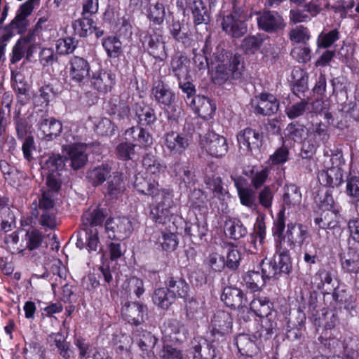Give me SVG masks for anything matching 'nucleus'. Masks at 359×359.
I'll list each match as a JSON object with an SVG mask.
<instances>
[{
	"label": "nucleus",
	"mask_w": 359,
	"mask_h": 359,
	"mask_svg": "<svg viewBox=\"0 0 359 359\" xmlns=\"http://www.w3.org/2000/svg\"><path fill=\"white\" fill-rule=\"evenodd\" d=\"M210 59L212 62L221 63L216 69V79L219 84L231 80L245 84L250 80V76L245 68L242 55H233L232 53L217 47Z\"/></svg>",
	"instance_id": "nucleus-1"
},
{
	"label": "nucleus",
	"mask_w": 359,
	"mask_h": 359,
	"mask_svg": "<svg viewBox=\"0 0 359 359\" xmlns=\"http://www.w3.org/2000/svg\"><path fill=\"white\" fill-rule=\"evenodd\" d=\"M285 220V208L283 207L279 210L273 222L271 233L274 243L290 250L296 246L302 247L309 238L308 226L297 222H289L286 224Z\"/></svg>",
	"instance_id": "nucleus-2"
},
{
	"label": "nucleus",
	"mask_w": 359,
	"mask_h": 359,
	"mask_svg": "<svg viewBox=\"0 0 359 359\" xmlns=\"http://www.w3.org/2000/svg\"><path fill=\"white\" fill-rule=\"evenodd\" d=\"M139 39L144 52L150 56L161 62L167 58L165 46L163 41L161 31L159 29L149 28L146 31H142L140 34Z\"/></svg>",
	"instance_id": "nucleus-3"
},
{
	"label": "nucleus",
	"mask_w": 359,
	"mask_h": 359,
	"mask_svg": "<svg viewBox=\"0 0 359 359\" xmlns=\"http://www.w3.org/2000/svg\"><path fill=\"white\" fill-rule=\"evenodd\" d=\"M32 116L35 118L36 126L43 140L51 142L60 136L62 123L55 117L49 116L48 109L36 110Z\"/></svg>",
	"instance_id": "nucleus-4"
},
{
	"label": "nucleus",
	"mask_w": 359,
	"mask_h": 359,
	"mask_svg": "<svg viewBox=\"0 0 359 359\" xmlns=\"http://www.w3.org/2000/svg\"><path fill=\"white\" fill-rule=\"evenodd\" d=\"M222 30L234 39H239L248 32V25L242 8L233 4L232 11L222 18L221 23Z\"/></svg>",
	"instance_id": "nucleus-5"
},
{
	"label": "nucleus",
	"mask_w": 359,
	"mask_h": 359,
	"mask_svg": "<svg viewBox=\"0 0 359 359\" xmlns=\"http://www.w3.org/2000/svg\"><path fill=\"white\" fill-rule=\"evenodd\" d=\"M151 96L159 106L168 109L173 108V114L169 115L168 118L177 121L180 111L177 114V109L172 107L176 100V95L168 84L161 79L154 81L151 86Z\"/></svg>",
	"instance_id": "nucleus-6"
},
{
	"label": "nucleus",
	"mask_w": 359,
	"mask_h": 359,
	"mask_svg": "<svg viewBox=\"0 0 359 359\" xmlns=\"http://www.w3.org/2000/svg\"><path fill=\"white\" fill-rule=\"evenodd\" d=\"M257 24L259 30L269 34H279L287 26L283 17L278 12L270 10L257 13Z\"/></svg>",
	"instance_id": "nucleus-7"
},
{
	"label": "nucleus",
	"mask_w": 359,
	"mask_h": 359,
	"mask_svg": "<svg viewBox=\"0 0 359 359\" xmlns=\"http://www.w3.org/2000/svg\"><path fill=\"white\" fill-rule=\"evenodd\" d=\"M211 336L212 342H222L231 333L233 318L230 313L222 310L217 311L211 320Z\"/></svg>",
	"instance_id": "nucleus-8"
},
{
	"label": "nucleus",
	"mask_w": 359,
	"mask_h": 359,
	"mask_svg": "<svg viewBox=\"0 0 359 359\" xmlns=\"http://www.w3.org/2000/svg\"><path fill=\"white\" fill-rule=\"evenodd\" d=\"M173 225L176 227V229H183L184 236L189 237L192 243H195L203 240L206 236L209 231L208 222L205 220L199 221L196 217L194 222L185 220L182 216L176 215L172 222Z\"/></svg>",
	"instance_id": "nucleus-9"
},
{
	"label": "nucleus",
	"mask_w": 359,
	"mask_h": 359,
	"mask_svg": "<svg viewBox=\"0 0 359 359\" xmlns=\"http://www.w3.org/2000/svg\"><path fill=\"white\" fill-rule=\"evenodd\" d=\"M201 145L208 155L215 158L224 156L229 150L226 138L214 131H208L204 135Z\"/></svg>",
	"instance_id": "nucleus-10"
},
{
	"label": "nucleus",
	"mask_w": 359,
	"mask_h": 359,
	"mask_svg": "<svg viewBox=\"0 0 359 359\" xmlns=\"http://www.w3.org/2000/svg\"><path fill=\"white\" fill-rule=\"evenodd\" d=\"M105 229L109 239L123 241L130 236L133 226L127 217H109L106 221Z\"/></svg>",
	"instance_id": "nucleus-11"
},
{
	"label": "nucleus",
	"mask_w": 359,
	"mask_h": 359,
	"mask_svg": "<svg viewBox=\"0 0 359 359\" xmlns=\"http://www.w3.org/2000/svg\"><path fill=\"white\" fill-rule=\"evenodd\" d=\"M147 304L137 301H127L121 309L123 319L128 323L138 327L148 319Z\"/></svg>",
	"instance_id": "nucleus-12"
},
{
	"label": "nucleus",
	"mask_w": 359,
	"mask_h": 359,
	"mask_svg": "<svg viewBox=\"0 0 359 359\" xmlns=\"http://www.w3.org/2000/svg\"><path fill=\"white\" fill-rule=\"evenodd\" d=\"M163 146L170 155L180 156L185 153L190 144L188 135L177 131H169L163 137Z\"/></svg>",
	"instance_id": "nucleus-13"
},
{
	"label": "nucleus",
	"mask_w": 359,
	"mask_h": 359,
	"mask_svg": "<svg viewBox=\"0 0 359 359\" xmlns=\"http://www.w3.org/2000/svg\"><path fill=\"white\" fill-rule=\"evenodd\" d=\"M67 69L69 77L72 82L81 84L90 76V62L85 57L72 55L70 57Z\"/></svg>",
	"instance_id": "nucleus-14"
},
{
	"label": "nucleus",
	"mask_w": 359,
	"mask_h": 359,
	"mask_svg": "<svg viewBox=\"0 0 359 359\" xmlns=\"http://www.w3.org/2000/svg\"><path fill=\"white\" fill-rule=\"evenodd\" d=\"M162 333L167 340L174 344H181L187 341L189 330L187 326L177 319H169L163 323Z\"/></svg>",
	"instance_id": "nucleus-15"
},
{
	"label": "nucleus",
	"mask_w": 359,
	"mask_h": 359,
	"mask_svg": "<svg viewBox=\"0 0 359 359\" xmlns=\"http://www.w3.org/2000/svg\"><path fill=\"white\" fill-rule=\"evenodd\" d=\"M133 111L137 126L149 127L150 129L156 126L158 116L152 104H147L144 101L135 102L133 104Z\"/></svg>",
	"instance_id": "nucleus-16"
},
{
	"label": "nucleus",
	"mask_w": 359,
	"mask_h": 359,
	"mask_svg": "<svg viewBox=\"0 0 359 359\" xmlns=\"http://www.w3.org/2000/svg\"><path fill=\"white\" fill-rule=\"evenodd\" d=\"M76 245L80 250L86 248L89 253L96 254L102 251L97 229L83 228L76 233Z\"/></svg>",
	"instance_id": "nucleus-17"
},
{
	"label": "nucleus",
	"mask_w": 359,
	"mask_h": 359,
	"mask_svg": "<svg viewBox=\"0 0 359 359\" xmlns=\"http://www.w3.org/2000/svg\"><path fill=\"white\" fill-rule=\"evenodd\" d=\"M86 147L81 143H72L63 144L62 151L65 157L71 161L70 165L74 170L83 168L88 162V155L86 153Z\"/></svg>",
	"instance_id": "nucleus-18"
},
{
	"label": "nucleus",
	"mask_w": 359,
	"mask_h": 359,
	"mask_svg": "<svg viewBox=\"0 0 359 359\" xmlns=\"http://www.w3.org/2000/svg\"><path fill=\"white\" fill-rule=\"evenodd\" d=\"M92 88L102 94L111 92L116 85V75L110 69H100L90 77Z\"/></svg>",
	"instance_id": "nucleus-19"
},
{
	"label": "nucleus",
	"mask_w": 359,
	"mask_h": 359,
	"mask_svg": "<svg viewBox=\"0 0 359 359\" xmlns=\"http://www.w3.org/2000/svg\"><path fill=\"white\" fill-rule=\"evenodd\" d=\"M339 210H322L315 217L313 222L319 229L323 230L329 229L332 231L334 234L338 233L341 235L343 232V229L339 221Z\"/></svg>",
	"instance_id": "nucleus-20"
},
{
	"label": "nucleus",
	"mask_w": 359,
	"mask_h": 359,
	"mask_svg": "<svg viewBox=\"0 0 359 359\" xmlns=\"http://www.w3.org/2000/svg\"><path fill=\"white\" fill-rule=\"evenodd\" d=\"M341 271L350 276L359 274V250L355 246H348L346 250L339 254Z\"/></svg>",
	"instance_id": "nucleus-21"
},
{
	"label": "nucleus",
	"mask_w": 359,
	"mask_h": 359,
	"mask_svg": "<svg viewBox=\"0 0 359 359\" xmlns=\"http://www.w3.org/2000/svg\"><path fill=\"white\" fill-rule=\"evenodd\" d=\"M237 141L241 149L246 153H252L259 149L262 144V135L252 128H246L237 135Z\"/></svg>",
	"instance_id": "nucleus-22"
},
{
	"label": "nucleus",
	"mask_w": 359,
	"mask_h": 359,
	"mask_svg": "<svg viewBox=\"0 0 359 359\" xmlns=\"http://www.w3.org/2000/svg\"><path fill=\"white\" fill-rule=\"evenodd\" d=\"M170 65V72L177 81L191 79L190 60L184 53L175 52L171 57Z\"/></svg>",
	"instance_id": "nucleus-23"
},
{
	"label": "nucleus",
	"mask_w": 359,
	"mask_h": 359,
	"mask_svg": "<svg viewBox=\"0 0 359 359\" xmlns=\"http://www.w3.org/2000/svg\"><path fill=\"white\" fill-rule=\"evenodd\" d=\"M255 99L257 104L254 107V112L257 115L271 116L279 109V100L271 93H261Z\"/></svg>",
	"instance_id": "nucleus-24"
},
{
	"label": "nucleus",
	"mask_w": 359,
	"mask_h": 359,
	"mask_svg": "<svg viewBox=\"0 0 359 359\" xmlns=\"http://www.w3.org/2000/svg\"><path fill=\"white\" fill-rule=\"evenodd\" d=\"M189 106L194 114L206 121L213 117L217 109L216 104L213 100L201 95H198L191 100Z\"/></svg>",
	"instance_id": "nucleus-25"
},
{
	"label": "nucleus",
	"mask_w": 359,
	"mask_h": 359,
	"mask_svg": "<svg viewBox=\"0 0 359 359\" xmlns=\"http://www.w3.org/2000/svg\"><path fill=\"white\" fill-rule=\"evenodd\" d=\"M221 300L227 307L233 309L248 304L246 294L241 289L231 286L224 288Z\"/></svg>",
	"instance_id": "nucleus-26"
},
{
	"label": "nucleus",
	"mask_w": 359,
	"mask_h": 359,
	"mask_svg": "<svg viewBox=\"0 0 359 359\" xmlns=\"http://www.w3.org/2000/svg\"><path fill=\"white\" fill-rule=\"evenodd\" d=\"M234 344L242 355L252 358L260 351L257 344V337L254 334H239L235 338Z\"/></svg>",
	"instance_id": "nucleus-27"
},
{
	"label": "nucleus",
	"mask_w": 359,
	"mask_h": 359,
	"mask_svg": "<svg viewBox=\"0 0 359 359\" xmlns=\"http://www.w3.org/2000/svg\"><path fill=\"white\" fill-rule=\"evenodd\" d=\"M164 284L175 299H187L189 297V285L182 276L170 274L165 280Z\"/></svg>",
	"instance_id": "nucleus-28"
},
{
	"label": "nucleus",
	"mask_w": 359,
	"mask_h": 359,
	"mask_svg": "<svg viewBox=\"0 0 359 359\" xmlns=\"http://www.w3.org/2000/svg\"><path fill=\"white\" fill-rule=\"evenodd\" d=\"M212 343L205 338H194L191 347L193 359H214L216 353Z\"/></svg>",
	"instance_id": "nucleus-29"
},
{
	"label": "nucleus",
	"mask_w": 359,
	"mask_h": 359,
	"mask_svg": "<svg viewBox=\"0 0 359 359\" xmlns=\"http://www.w3.org/2000/svg\"><path fill=\"white\" fill-rule=\"evenodd\" d=\"M149 127L141 126H132L125 131V135L128 136L133 143L142 148L150 147L153 144V137L148 131Z\"/></svg>",
	"instance_id": "nucleus-30"
},
{
	"label": "nucleus",
	"mask_w": 359,
	"mask_h": 359,
	"mask_svg": "<svg viewBox=\"0 0 359 359\" xmlns=\"http://www.w3.org/2000/svg\"><path fill=\"white\" fill-rule=\"evenodd\" d=\"M173 172L180 184H184L186 188L194 186L196 182L194 166L189 163H176L174 164Z\"/></svg>",
	"instance_id": "nucleus-31"
},
{
	"label": "nucleus",
	"mask_w": 359,
	"mask_h": 359,
	"mask_svg": "<svg viewBox=\"0 0 359 359\" xmlns=\"http://www.w3.org/2000/svg\"><path fill=\"white\" fill-rule=\"evenodd\" d=\"M253 313L259 318L271 316L274 310L273 302L266 296L255 294L249 304Z\"/></svg>",
	"instance_id": "nucleus-32"
},
{
	"label": "nucleus",
	"mask_w": 359,
	"mask_h": 359,
	"mask_svg": "<svg viewBox=\"0 0 359 359\" xmlns=\"http://www.w3.org/2000/svg\"><path fill=\"white\" fill-rule=\"evenodd\" d=\"M320 184L323 186L334 188L344 182V170L342 168L330 167L327 170H322L318 175Z\"/></svg>",
	"instance_id": "nucleus-33"
},
{
	"label": "nucleus",
	"mask_w": 359,
	"mask_h": 359,
	"mask_svg": "<svg viewBox=\"0 0 359 359\" xmlns=\"http://www.w3.org/2000/svg\"><path fill=\"white\" fill-rule=\"evenodd\" d=\"M276 253L278 255L276 260L277 269L278 273L281 275H290L292 271V259L288 248H286L278 243H274Z\"/></svg>",
	"instance_id": "nucleus-34"
},
{
	"label": "nucleus",
	"mask_w": 359,
	"mask_h": 359,
	"mask_svg": "<svg viewBox=\"0 0 359 359\" xmlns=\"http://www.w3.org/2000/svg\"><path fill=\"white\" fill-rule=\"evenodd\" d=\"M187 13L191 14L195 26L202 24L208 25L210 22V12L203 0H194L191 7Z\"/></svg>",
	"instance_id": "nucleus-35"
},
{
	"label": "nucleus",
	"mask_w": 359,
	"mask_h": 359,
	"mask_svg": "<svg viewBox=\"0 0 359 359\" xmlns=\"http://www.w3.org/2000/svg\"><path fill=\"white\" fill-rule=\"evenodd\" d=\"M108 113L118 121H130L131 109L123 99H111L109 101Z\"/></svg>",
	"instance_id": "nucleus-36"
},
{
	"label": "nucleus",
	"mask_w": 359,
	"mask_h": 359,
	"mask_svg": "<svg viewBox=\"0 0 359 359\" xmlns=\"http://www.w3.org/2000/svg\"><path fill=\"white\" fill-rule=\"evenodd\" d=\"M269 37L264 33L248 35L241 41V48L246 55H255Z\"/></svg>",
	"instance_id": "nucleus-37"
},
{
	"label": "nucleus",
	"mask_w": 359,
	"mask_h": 359,
	"mask_svg": "<svg viewBox=\"0 0 359 359\" xmlns=\"http://www.w3.org/2000/svg\"><path fill=\"white\" fill-rule=\"evenodd\" d=\"M29 25L28 19L16 14L11 22L5 25L4 34L1 35L4 40L8 39L10 41L15 36V30H16L18 34L22 35L27 32Z\"/></svg>",
	"instance_id": "nucleus-38"
},
{
	"label": "nucleus",
	"mask_w": 359,
	"mask_h": 359,
	"mask_svg": "<svg viewBox=\"0 0 359 359\" xmlns=\"http://www.w3.org/2000/svg\"><path fill=\"white\" fill-rule=\"evenodd\" d=\"M333 281L332 271L325 268H320L311 278V286L313 289L320 291L323 294H329L325 285H330Z\"/></svg>",
	"instance_id": "nucleus-39"
},
{
	"label": "nucleus",
	"mask_w": 359,
	"mask_h": 359,
	"mask_svg": "<svg viewBox=\"0 0 359 359\" xmlns=\"http://www.w3.org/2000/svg\"><path fill=\"white\" fill-rule=\"evenodd\" d=\"M134 188L140 194L147 196H154L157 187H159L158 182L154 179L147 178L143 175L138 173L135 175L133 183Z\"/></svg>",
	"instance_id": "nucleus-40"
},
{
	"label": "nucleus",
	"mask_w": 359,
	"mask_h": 359,
	"mask_svg": "<svg viewBox=\"0 0 359 359\" xmlns=\"http://www.w3.org/2000/svg\"><path fill=\"white\" fill-rule=\"evenodd\" d=\"M111 168L108 163H102L87 172L86 177L94 187L102 184L110 176Z\"/></svg>",
	"instance_id": "nucleus-41"
},
{
	"label": "nucleus",
	"mask_w": 359,
	"mask_h": 359,
	"mask_svg": "<svg viewBox=\"0 0 359 359\" xmlns=\"http://www.w3.org/2000/svg\"><path fill=\"white\" fill-rule=\"evenodd\" d=\"M126 189L123 174L116 171L107 181V194L111 199H117Z\"/></svg>",
	"instance_id": "nucleus-42"
},
{
	"label": "nucleus",
	"mask_w": 359,
	"mask_h": 359,
	"mask_svg": "<svg viewBox=\"0 0 359 359\" xmlns=\"http://www.w3.org/2000/svg\"><path fill=\"white\" fill-rule=\"evenodd\" d=\"M292 77L293 79V84L292 87V93L301 97V95L304 96V93L308 90V73L302 69H294L292 72Z\"/></svg>",
	"instance_id": "nucleus-43"
},
{
	"label": "nucleus",
	"mask_w": 359,
	"mask_h": 359,
	"mask_svg": "<svg viewBox=\"0 0 359 359\" xmlns=\"http://www.w3.org/2000/svg\"><path fill=\"white\" fill-rule=\"evenodd\" d=\"M332 297L335 304L339 308L343 307L348 311L353 308L354 298L346 288L345 285H338L334 287L332 293Z\"/></svg>",
	"instance_id": "nucleus-44"
},
{
	"label": "nucleus",
	"mask_w": 359,
	"mask_h": 359,
	"mask_svg": "<svg viewBox=\"0 0 359 359\" xmlns=\"http://www.w3.org/2000/svg\"><path fill=\"white\" fill-rule=\"evenodd\" d=\"M13 121L18 140H22L31 134L32 124L29 123V117L22 114V111L13 112Z\"/></svg>",
	"instance_id": "nucleus-45"
},
{
	"label": "nucleus",
	"mask_w": 359,
	"mask_h": 359,
	"mask_svg": "<svg viewBox=\"0 0 359 359\" xmlns=\"http://www.w3.org/2000/svg\"><path fill=\"white\" fill-rule=\"evenodd\" d=\"M313 320L316 326L323 327L325 330H330L338 324L339 318L334 310L325 308Z\"/></svg>",
	"instance_id": "nucleus-46"
},
{
	"label": "nucleus",
	"mask_w": 359,
	"mask_h": 359,
	"mask_svg": "<svg viewBox=\"0 0 359 359\" xmlns=\"http://www.w3.org/2000/svg\"><path fill=\"white\" fill-rule=\"evenodd\" d=\"M266 236V227L264 219L257 218L254 226V232L250 233L248 238V243L255 251L258 250L257 241L259 245L264 243Z\"/></svg>",
	"instance_id": "nucleus-47"
},
{
	"label": "nucleus",
	"mask_w": 359,
	"mask_h": 359,
	"mask_svg": "<svg viewBox=\"0 0 359 359\" xmlns=\"http://www.w3.org/2000/svg\"><path fill=\"white\" fill-rule=\"evenodd\" d=\"M133 335L136 343L144 353L146 352L147 354L152 353L151 349L156 345L158 339L151 332L137 329L133 332Z\"/></svg>",
	"instance_id": "nucleus-48"
},
{
	"label": "nucleus",
	"mask_w": 359,
	"mask_h": 359,
	"mask_svg": "<svg viewBox=\"0 0 359 359\" xmlns=\"http://www.w3.org/2000/svg\"><path fill=\"white\" fill-rule=\"evenodd\" d=\"M102 45L109 58H118L123 54L122 42L116 36L111 35L104 37Z\"/></svg>",
	"instance_id": "nucleus-49"
},
{
	"label": "nucleus",
	"mask_w": 359,
	"mask_h": 359,
	"mask_svg": "<svg viewBox=\"0 0 359 359\" xmlns=\"http://www.w3.org/2000/svg\"><path fill=\"white\" fill-rule=\"evenodd\" d=\"M188 203L190 208L199 213H205L208 210L207 195L200 189H194L189 194Z\"/></svg>",
	"instance_id": "nucleus-50"
},
{
	"label": "nucleus",
	"mask_w": 359,
	"mask_h": 359,
	"mask_svg": "<svg viewBox=\"0 0 359 359\" xmlns=\"http://www.w3.org/2000/svg\"><path fill=\"white\" fill-rule=\"evenodd\" d=\"M283 191V201L284 206L290 208L300 204L302 196L299 187L294 184H285Z\"/></svg>",
	"instance_id": "nucleus-51"
},
{
	"label": "nucleus",
	"mask_w": 359,
	"mask_h": 359,
	"mask_svg": "<svg viewBox=\"0 0 359 359\" xmlns=\"http://www.w3.org/2000/svg\"><path fill=\"white\" fill-rule=\"evenodd\" d=\"M245 287L251 292H255L262 290L266 282L259 270H250L243 276Z\"/></svg>",
	"instance_id": "nucleus-52"
},
{
	"label": "nucleus",
	"mask_w": 359,
	"mask_h": 359,
	"mask_svg": "<svg viewBox=\"0 0 359 359\" xmlns=\"http://www.w3.org/2000/svg\"><path fill=\"white\" fill-rule=\"evenodd\" d=\"M306 317L305 313L299 308L294 313H291L290 309L285 306L284 320L285 327L289 328L300 327L306 329L305 323Z\"/></svg>",
	"instance_id": "nucleus-53"
},
{
	"label": "nucleus",
	"mask_w": 359,
	"mask_h": 359,
	"mask_svg": "<svg viewBox=\"0 0 359 359\" xmlns=\"http://www.w3.org/2000/svg\"><path fill=\"white\" fill-rule=\"evenodd\" d=\"M48 338L53 341L59 355L64 359H70L72 351L70 349V344L66 340V337L62 332L51 333L48 335Z\"/></svg>",
	"instance_id": "nucleus-54"
},
{
	"label": "nucleus",
	"mask_w": 359,
	"mask_h": 359,
	"mask_svg": "<svg viewBox=\"0 0 359 359\" xmlns=\"http://www.w3.org/2000/svg\"><path fill=\"white\" fill-rule=\"evenodd\" d=\"M151 297L154 304L164 310H168L176 299L165 287L156 289Z\"/></svg>",
	"instance_id": "nucleus-55"
},
{
	"label": "nucleus",
	"mask_w": 359,
	"mask_h": 359,
	"mask_svg": "<svg viewBox=\"0 0 359 359\" xmlns=\"http://www.w3.org/2000/svg\"><path fill=\"white\" fill-rule=\"evenodd\" d=\"M95 22L92 17L81 14V18L72 22L74 33L81 38H86L93 33Z\"/></svg>",
	"instance_id": "nucleus-56"
},
{
	"label": "nucleus",
	"mask_w": 359,
	"mask_h": 359,
	"mask_svg": "<svg viewBox=\"0 0 359 359\" xmlns=\"http://www.w3.org/2000/svg\"><path fill=\"white\" fill-rule=\"evenodd\" d=\"M259 269L261 270V273L266 282L277 280L281 276L277 269L276 257L267 261L266 259L262 260Z\"/></svg>",
	"instance_id": "nucleus-57"
},
{
	"label": "nucleus",
	"mask_w": 359,
	"mask_h": 359,
	"mask_svg": "<svg viewBox=\"0 0 359 359\" xmlns=\"http://www.w3.org/2000/svg\"><path fill=\"white\" fill-rule=\"evenodd\" d=\"M287 137L295 142L302 143L308 135L306 126L299 121H292L286 128Z\"/></svg>",
	"instance_id": "nucleus-58"
},
{
	"label": "nucleus",
	"mask_w": 359,
	"mask_h": 359,
	"mask_svg": "<svg viewBox=\"0 0 359 359\" xmlns=\"http://www.w3.org/2000/svg\"><path fill=\"white\" fill-rule=\"evenodd\" d=\"M154 195L151 198L155 201L156 205L171 208L175 205L174 190L170 186L161 189L157 187Z\"/></svg>",
	"instance_id": "nucleus-59"
},
{
	"label": "nucleus",
	"mask_w": 359,
	"mask_h": 359,
	"mask_svg": "<svg viewBox=\"0 0 359 359\" xmlns=\"http://www.w3.org/2000/svg\"><path fill=\"white\" fill-rule=\"evenodd\" d=\"M242 255L243 254L238 246L233 243H230L227 247L226 258L224 257L226 267L230 271H236L241 264Z\"/></svg>",
	"instance_id": "nucleus-60"
},
{
	"label": "nucleus",
	"mask_w": 359,
	"mask_h": 359,
	"mask_svg": "<svg viewBox=\"0 0 359 359\" xmlns=\"http://www.w3.org/2000/svg\"><path fill=\"white\" fill-rule=\"evenodd\" d=\"M107 217V214L103 208L97 207L91 212H87L82 216V222L84 226L94 227L102 226Z\"/></svg>",
	"instance_id": "nucleus-61"
},
{
	"label": "nucleus",
	"mask_w": 359,
	"mask_h": 359,
	"mask_svg": "<svg viewBox=\"0 0 359 359\" xmlns=\"http://www.w3.org/2000/svg\"><path fill=\"white\" fill-rule=\"evenodd\" d=\"M142 163L147 172L152 175H159L165 168L161 161L151 153H146L142 157Z\"/></svg>",
	"instance_id": "nucleus-62"
},
{
	"label": "nucleus",
	"mask_w": 359,
	"mask_h": 359,
	"mask_svg": "<svg viewBox=\"0 0 359 359\" xmlns=\"http://www.w3.org/2000/svg\"><path fill=\"white\" fill-rule=\"evenodd\" d=\"M66 161L67 158L65 156L60 154H53L45 161L42 168L47 170L48 172L60 174V172L65 169Z\"/></svg>",
	"instance_id": "nucleus-63"
},
{
	"label": "nucleus",
	"mask_w": 359,
	"mask_h": 359,
	"mask_svg": "<svg viewBox=\"0 0 359 359\" xmlns=\"http://www.w3.org/2000/svg\"><path fill=\"white\" fill-rule=\"evenodd\" d=\"M46 348L36 341H30L25 344L23 354L25 359H45Z\"/></svg>",
	"instance_id": "nucleus-64"
}]
</instances>
